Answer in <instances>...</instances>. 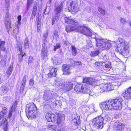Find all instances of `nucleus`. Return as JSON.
<instances>
[{"instance_id": "f8f14e48", "label": "nucleus", "mask_w": 131, "mask_h": 131, "mask_svg": "<svg viewBox=\"0 0 131 131\" xmlns=\"http://www.w3.org/2000/svg\"><path fill=\"white\" fill-rule=\"evenodd\" d=\"M42 6V2H40L38 4V5L37 2H35L32 10V14L35 15L36 14V11L37 10L39 12H40L41 10Z\"/></svg>"}, {"instance_id": "0e129e2a", "label": "nucleus", "mask_w": 131, "mask_h": 131, "mask_svg": "<svg viewBox=\"0 0 131 131\" xmlns=\"http://www.w3.org/2000/svg\"><path fill=\"white\" fill-rule=\"evenodd\" d=\"M40 29V26H38V25L37 26V31L38 32H39V31Z\"/></svg>"}, {"instance_id": "6e6d98bb", "label": "nucleus", "mask_w": 131, "mask_h": 131, "mask_svg": "<svg viewBox=\"0 0 131 131\" xmlns=\"http://www.w3.org/2000/svg\"><path fill=\"white\" fill-rule=\"evenodd\" d=\"M105 118L107 119V120H110V118L108 115L106 114L105 115Z\"/></svg>"}, {"instance_id": "cd10ccee", "label": "nucleus", "mask_w": 131, "mask_h": 131, "mask_svg": "<svg viewBox=\"0 0 131 131\" xmlns=\"http://www.w3.org/2000/svg\"><path fill=\"white\" fill-rule=\"evenodd\" d=\"M99 49V50H98L91 51V53L90 54V55L92 57H94L98 55L99 54L100 52L101 51L100 49Z\"/></svg>"}, {"instance_id": "bb28decb", "label": "nucleus", "mask_w": 131, "mask_h": 131, "mask_svg": "<svg viewBox=\"0 0 131 131\" xmlns=\"http://www.w3.org/2000/svg\"><path fill=\"white\" fill-rule=\"evenodd\" d=\"M13 69V67L10 65L6 71V74L7 76L9 77L11 75Z\"/></svg>"}, {"instance_id": "f03ea898", "label": "nucleus", "mask_w": 131, "mask_h": 131, "mask_svg": "<svg viewBox=\"0 0 131 131\" xmlns=\"http://www.w3.org/2000/svg\"><path fill=\"white\" fill-rule=\"evenodd\" d=\"M117 49L122 55L126 56L129 53V43L124 39L119 38L117 40Z\"/></svg>"}, {"instance_id": "72a5a7b5", "label": "nucleus", "mask_w": 131, "mask_h": 131, "mask_svg": "<svg viewBox=\"0 0 131 131\" xmlns=\"http://www.w3.org/2000/svg\"><path fill=\"white\" fill-rule=\"evenodd\" d=\"M24 47L25 48H28L29 47L28 40L26 37L24 41Z\"/></svg>"}, {"instance_id": "8fccbe9b", "label": "nucleus", "mask_w": 131, "mask_h": 131, "mask_svg": "<svg viewBox=\"0 0 131 131\" xmlns=\"http://www.w3.org/2000/svg\"><path fill=\"white\" fill-rule=\"evenodd\" d=\"M84 34L88 37H92V33H83Z\"/></svg>"}, {"instance_id": "37998d69", "label": "nucleus", "mask_w": 131, "mask_h": 131, "mask_svg": "<svg viewBox=\"0 0 131 131\" xmlns=\"http://www.w3.org/2000/svg\"><path fill=\"white\" fill-rule=\"evenodd\" d=\"M34 84V81L33 79H31L29 81V85L30 86L32 87L33 86Z\"/></svg>"}, {"instance_id": "5fc2aeb1", "label": "nucleus", "mask_w": 131, "mask_h": 131, "mask_svg": "<svg viewBox=\"0 0 131 131\" xmlns=\"http://www.w3.org/2000/svg\"><path fill=\"white\" fill-rule=\"evenodd\" d=\"M53 63L54 65H56L58 64V62L57 60L55 59L53 61Z\"/></svg>"}, {"instance_id": "bf43d9fd", "label": "nucleus", "mask_w": 131, "mask_h": 131, "mask_svg": "<svg viewBox=\"0 0 131 131\" xmlns=\"http://www.w3.org/2000/svg\"><path fill=\"white\" fill-rule=\"evenodd\" d=\"M40 23L41 22L40 21V20L39 19H38L37 23V26L38 25V26H40Z\"/></svg>"}, {"instance_id": "13d9d810", "label": "nucleus", "mask_w": 131, "mask_h": 131, "mask_svg": "<svg viewBox=\"0 0 131 131\" xmlns=\"http://www.w3.org/2000/svg\"><path fill=\"white\" fill-rule=\"evenodd\" d=\"M49 127H51L52 128H53V129L55 131H57V130L55 128V126L54 125H50Z\"/></svg>"}, {"instance_id": "69168bd1", "label": "nucleus", "mask_w": 131, "mask_h": 131, "mask_svg": "<svg viewBox=\"0 0 131 131\" xmlns=\"http://www.w3.org/2000/svg\"><path fill=\"white\" fill-rule=\"evenodd\" d=\"M46 8H45L44 11L43 13L45 15L48 14L47 13H46L45 12H46Z\"/></svg>"}, {"instance_id": "dca6fc26", "label": "nucleus", "mask_w": 131, "mask_h": 131, "mask_svg": "<svg viewBox=\"0 0 131 131\" xmlns=\"http://www.w3.org/2000/svg\"><path fill=\"white\" fill-rule=\"evenodd\" d=\"M64 19L65 21V22L68 24L75 25L77 24V21L73 19L70 17H66L64 18Z\"/></svg>"}, {"instance_id": "423d86ee", "label": "nucleus", "mask_w": 131, "mask_h": 131, "mask_svg": "<svg viewBox=\"0 0 131 131\" xmlns=\"http://www.w3.org/2000/svg\"><path fill=\"white\" fill-rule=\"evenodd\" d=\"M103 117L101 116H99L94 118L93 120L92 124L94 127L101 129L103 127Z\"/></svg>"}, {"instance_id": "6e6552de", "label": "nucleus", "mask_w": 131, "mask_h": 131, "mask_svg": "<svg viewBox=\"0 0 131 131\" xmlns=\"http://www.w3.org/2000/svg\"><path fill=\"white\" fill-rule=\"evenodd\" d=\"M74 89L77 92H83L84 93L88 91V86L84 84L76 85Z\"/></svg>"}, {"instance_id": "c03bdc74", "label": "nucleus", "mask_w": 131, "mask_h": 131, "mask_svg": "<svg viewBox=\"0 0 131 131\" xmlns=\"http://www.w3.org/2000/svg\"><path fill=\"white\" fill-rule=\"evenodd\" d=\"M120 19L121 23L122 24H124L126 22L125 19L124 18H120Z\"/></svg>"}, {"instance_id": "09e8293b", "label": "nucleus", "mask_w": 131, "mask_h": 131, "mask_svg": "<svg viewBox=\"0 0 131 131\" xmlns=\"http://www.w3.org/2000/svg\"><path fill=\"white\" fill-rule=\"evenodd\" d=\"M102 64L103 65H104L106 68H110V65L108 64H105V62H103Z\"/></svg>"}, {"instance_id": "4c0bfd02", "label": "nucleus", "mask_w": 131, "mask_h": 131, "mask_svg": "<svg viewBox=\"0 0 131 131\" xmlns=\"http://www.w3.org/2000/svg\"><path fill=\"white\" fill-rule=\"evenodd\" d=\"M61 47L60 44L59 43H57L56 45L54 46V48L53 49L54 51H55L57 49Z\"/></svg>"}, {"instance_id": "a18cd8bd", "label": "nucleus", "mask_w": 131, "mask_h": 131, "mask_svg": "<svg viewBox=\"0 0 131 131\" xmlns=\"http://www.w3.org/2000/svg\"><path fill=\"white\" fill-rule=\"evenodd\" d=\"M17 19L18 20V21H17V23L18 24H21V23L20 21L21 19V16L20 15H19L17 17Z\"/></svg>"}, {"instance_id": "de8ad7c7", "label": "nucleus", "mask_w": 131, "mask_h": 131, "mask_svg": "<svg viewBox=\"0 0 131 131\" xmlns=\"http://www.w3.org/2000/svg\"><path fill=\"white\" fill-rule=\"evenodd\" d=\"M33 0H28L27 4L28 6L32 4Z\"/></svg>"}, {"instance_id": "603ef678", "label": "nucleus", "mask_w": 131, "mask_h": 131, "mask_svg": "<svg viewBox=\"0 0 131 131\" xmlns=\"http://www.w3.org/2000/svg\"><path fill=\"white\" fill-rule=\"evenodd\" d=\"M6 113L5 112H4L3 111H2L0 112V115L3 117L6 114Z\"/></svg>"}, {"instance_id": "4be33fe9", "label": "nucleus", "mask_w": 131, "mask_h": 131, "mask_svg": "<svg viewBox=\"0 0 131 131\" xmlns=\"http://www.w3.org/2000/svg\"><path fill=\"white\" fill-rule=\"evenodd\" d=\"M62 69L64 74L69 75L70 73L69 71V65L64 64L62 67Z\"/></svg>"}, {"instance_id": "052dcab7", "label": "nucleus", "mask_w": 131, "mask_h": 131, "mask_svg": "<svg viewBox=\"0 0 131 131\" xmlns=\"http://www.w3.org/2000/svg\"><path fill=\"white\" fill-rule=\"evenodd\" d=\"M48 35L47 33H45V34L43 35V37H44L45 39L44 40H46V37L48 36Z\"/></svg>"}, {"instance_id": "1a4fd4ad", "label": "nucleus", "mask_w": 131, "mask_h": 131, "mask_svg": "<svg viewBox=\"0 0 131 131\" xmlns=\"http://www.w3.org/2000/svg\"><path fill=\"white\" fill-rule=\"evenodd\" d=\"M83 82L89 85L94 86L97 85L99 82L98 80L96 79L87 77L83 79Z\"/></svg>"}, {"instance_id": "c756f323", "label": "nucleus", "mask_w": 131, "mask_h": 131, "mask_svg": "<svg viewBox=\"0 0 131 131\" xmlns=\"http://www.w3.org/2000/svg\"><path fill=\"white\" fill-rule=\"evenodd\" d=\"M50 72L53 75V77H56V76L57 69L55 68L50 69Z\"/></svg>"}, {"instance_id": "393cba45", "label": "nucleus", "mask_w": 131, "mask_h": 131, "mask_svg": "<svg viewBox=\"0 0 131 131\" xmlns=\"http://www.w3.org/2000/svg\"><path fill=\"white\" fill-rule=\"evenodd\" d=\"M5 42L4 41L0 40V57H1V51H5L6 49L4 46L5 45Z\"/></svg>"}, {"instance_id": "473e14b6", "label": "nucleus", "mask_w": 131, "mask_h": 131, "mask_svg": "<svg viewBox=\"0 0 131 131\" xmlns=\"http://www.w3.org/2000/svg\"><path fill=\"white\" fill-rule=\"evenodd\" d=\"M59 15L55 14L54 17L53 18L52 24L53 25L54 24L55 22L57 21L59 19Z\"/></svg>"}, {"instance_id": "2eb2a0df", "label": "nucleus", "mask_w": 131, "mask_h": 131, "mask_svg": "<svg viewBox=\"0 0 131 131\" xmlns=\"http://www.w3.org/2000/svg\"><path fill=\"white\" fill-rule=\"evenodd\" d=\"M52 96L51 91H45L44 92L43 99L45 100L49 101Z\"/></svg>"}, {"instance_id": "5701e85b", "label": "nucleus", "mask_w": 131, "mask_h": 131, "mask_svg": "<svg viewBox=\"0 0 131 131\" xmlns=\"http://www.w3.org/2000/svg\"><path fill=\"white\" fill-rule=\"evenodd\" d=\"M100 87L101 92H103L105 91H108V84H101L100 85Z\"/></svg>"}, {"instance_id": "3c124183", "label": "nucleus", "mask_w": 131, "mask_h": 131, "mask_svg": "<svg viewBox=\"0 0 131 131\" xmlns=\"http://www.w3.org/2000/svg\"><path fill=\"white\" fill-rule=\"evenodd\" d=\"M100 66V63L98 62H96L94 64V67L96 68H99Z\"/></svg>"}, {"instance_id": "4468645a", "label": "nucleus", "mask_w": 131, "mask_h": 131, "mask_svg": "<svg viewBox=\"0 0 131 131\" xmlns=\"http://www.w3.org/2000/svg\"><path fill=\"white\" fill-rule=\"evenodd\" d=\"M55 115L53 114L47 113L46 115V118L49 122H54L56 120Z\"/></svg>"}, {"instance_id": "b1692460", "label": "nucleus", "mask_w": 131, "mask_h": 131, "mask_svg": "<svg viewBox=\"0 0 131 131\" xmlns=\"http://www.w3.org/2000/svg\"><path fill=\"white\" fill-rule=\"evenodd\" d=\"M2 123V124L1 125H2L3 127V129L4 131H7L8 130V123L7 120L6 119H3Z\"/></svg>"}, {"instance_id": "79ce46f5", "label": "nucleus", "mask_w": 131, "mask_h": 131, "mask_svg": "<svg viewBox=\"0 0 131 131\" xmlns=\"http://www.w3.org/2000/svg\"><path fill=\"white\" fill-rule=\"evenodd\" d=\"M0 65L3 66H5L6 64V62L4 59H2L0 62Z\"/></svg>"}, {"instance_id": "c85d7f7f", "label": "nucleus", "mask_w": 131, "mask_h": 131, "mask_svg": "<svg viewBox=\"0 0 131 131\" xmlns=\"http://www.w3.org/2000/svg\"><path fill=\"white\" fill-rule=\"evenodd\" d=\"M42 58H44L47 56V50L42 49L41 50Z\"/></svg>"}, {"instance_id": "ea45409f", "label": "nucleus", "mask_w": 131, "mask_h": 131, "mask_svg": "<svg viewBox=\"0 0 131 131\" xmlns=\"http://www.w3.org/2000/svg\"><path fill=\"white\" fill-rule=\"evenodd\" d=\"M99 10L100 13L103 15H104L105 14V11L104 10L101 8H99Z\"/></svg>"}, {"instance_id": "9d476101", "label": "nucleus", "mask_w": 131, "mask_h": 131, "mask_svg": "<svg viewBox=\"0 0 131 131\" xmlns=\"http://www.w3.org/2000/svg\"><path fill=\"white\" fill-rule=\"evenodd\" d=\"M122 95L127 100L131 98V86L124 90Z\"/></svg>"}, {"instance_id": "f257e3e1", "label": "nucleus", "mask_w": 131, "mask_h": 131, "mask_svg": "<svg viewBox=\"0 0 131 131\" xmlns=\"http://www.w3.org/2000/svg\"><path fill=\"white\" fill-rule=\"evenodd\" d=\"M100 107L102 110L107 111L113 109L120 110L122 108V101L119 99H115L101 103Z\"/></svg>"}, {"instance_id": "4d7b16f0", "label": "nucleus", "mask_w": 131, "mask_h": 131, "mask_svg": "<svg viewBox=\"0 0 131 131\" xmlns=\"http://www.w3.org/2000/svg\"><path fill=\"white\" fill-rule=\"evenodd\" d=\"M74 64L77 65H80L81 64V62L80 61H77L75 63H74Z\"/></svg>"}, {"instance_id": "a19ab883", "label": "nucleus", "mask_w": 131, "mask_h": 131, "mask_svg": "<svg viewBox=\"0 0 131 131\" xmlns=\"http://www.w3.org/2000/svg\"><path fill=\"white\" fill-rule=\"evenodd\" d=\"M46 40H44L42 42L43 44H42V49H44L45 50H47V47L45 46V43L46 42Z\"/></svg>"}, {"instance_id": "412c9836", "label": "nucleus", "mask_w": 131, "mask_h": 131, "mask_svg": "<svg viewBox=\"0 0 131 131\" xmlns=\"http://www.w3.org/2000/svg\"><path fill=\"white\" fill-rule=\"evenodd\" d=\"M17 104V102L16 101L15 102L14 104L12 105L11 108L9 110L8 116V118H10L12 116V113L13 112H14L15 111Z\"/></svg>"}, {"instance_id": "e433bc0d", "label": "nucleus", "mask_w": 131, "mask_h": 131, "mask_svg": "<svg viewBox=\"0 0 131 131\" xmlns=\"http://www.w3.org/2000/svg\"><path fill=\"white\" fill-rule=\"evenodd\" d=\"M26 75H25L21 81V84L25 85V83L26 82Z\"/></svg>"}, {"instance_id": "58836bf2", "label": "nucleus", "mask_w": 131, "mask_h": 131, "mask_svg": "<svg viewBox=\"0 0 131 131\" xmlns=\"http://www.w3.org/2000/svg\"><path fill=\"white\" fill-rule=\"evenodd\" d=\"M62 121V119L61 118V117L59 116L57 118V123L58 125L60 124Z\"/></svg>"}, {"instance_id": "680f3d73", "label": "nucleus", "mask_w": 131, "mask_h": 131, "mask_svg": "<svg viewBox=\"0 0 131 131\" xmlns=\"http://www.w3.org/2000/svg\"><path fill=\"white\" fill-rule=\"evenodd\" d=\"M3 110L2 111H3L4 112H5L6 113H7V108H6L5 107H4L3 108Z\"/></svg>"}, {"instance_id": "7c9ffc66", "label": "nucleus", "mask_w": 131, "mask_h": 131, "mask_svg": "<svg viewBox=\"0 0 131 131\" xmlns=\"http://www.w3.org/2000/svg\"><path fill=\"white\" fill-rule=\"evenodd\" d=\"M112 85H114L116 89L117 88L122 84L121 82H115L112 83Z\"/></svg>"}, {"instance_id": "6ab92c4d", "label": "nucleus", "mask_w": 131, "mask_h": 131, "mask_svg": "<svg viewBox=\"0 0 131 131\" xmlns=\"http://www.w3.org/2000/svg\"><path fill=\"white\" fill-rule=\"evenodd\" d=\"M63 9V5L62 3L58 5H56L55 7V14L59 15L60 13Z\"/></svg>"}, {"instance_id": "f704fd0d", "label": "nucleus", "mask_w": 131, "mask_h": 131, "mask_svg": "<svg viewBox=\"0 0 131 131\" xmlns=\"http://www.w3.org/2000/svg\"><path fill=\"white\" fill-rule=\"evenodd\" d=\"M108 91H110L111 90H113L116 89L115 88H114V85H112V83H109L108 84Z\"/></svg>"}, {"instance_id": "f3484780", "label": "nucleus", "mask_w": 131, "mask_h": 131, "mask_svg": "<svg viewBox=\"0 0 131 131\" xmlns=\"http://www.w3.org/2000/svg\"><path fill=\"white\" fill-rule=\"evenodd\" d=\"M73 84L70 82H67L63 84V88L66 91L71 90L73 88Z\"/></svg>"}, {"instance_id": "ddd939ff", "label": "nucleus", "mask_w": 131, "mask_h": 131, "mask_svg": "<svg viewBox=\"0 0 131 131\" xmlns=\"http://www.w3.org/2000/svg\"><path fill=\"white\" fill-rule=\"evenodd\" d=\"M125 127V125L124 124L118 122L115 124V125L114 126L113 128L114 129L116 130L122 131L123 130Z\"/></svg>"}, {"instance_id": "a211bd4d", "label": "nucleus", "mask_w": 131, "mask_h": 131, "mask_svg": "<svg viewBox=\"0 0 131 131\" xmlns=\"http://www.w3.org/2000/svg\"><path fill=\"white\" fill-rule=\"evenodd\" d=\"M18 52L19 54V60L20 62L22 61V58L24 56L23 53L22 52L21 45H17Z\"/></svg>"}, {"instance_id": "a878e982", "label": "nucleus", "mask_w": 131, "mask_h": 131, "mask_svg": "<svg viewBox=\"0 0 131 131\" xmlns=\"http://www.w3.org/2000/svg\"><path fill=\"white\" fill-rule=\"evenodd\" d=\"M9 89V87L6 86L5 85H2L1 88V91L4 94L8 92Z\"/></svg>"}, {"instance_id": "39448f33", "label": "nucleus", "mask_w": 131, "mask_h": 131, "mask_svg": "<svg viewBox=\"0 0 131 131\" xmlns=\"http://www.w3.org/2000/svg\"><path fill=\"white\" fill-rule=\"evenodd\" d=\"M29 105H27L26 109V115L29 119L34 118L36 117V114L37 113V107L34 104V105L29 108Z\"/></svg>"}, {"instance_id": "20e7f679", "label": "nucleus", "mask_w": 131, "mask_h": 131, "mask_svg": "<svg viewBox=\"0 0 131 131\" xmlns=\"http://www.w3.org/2000/svg\"><path fill=\"white\" fill-rule=\"evenodd\" d=\"M66 30L67 32H71L73 31L75 32H81L82 33L83 32L92 33L93 32L92 30L90 28L82 26H80L78 27L76 26H71V27H66Z\"/></svg>"}, {"instance_id": "49530a36", "label": "nucleus", "mask_w": 131, "mask_h": 131, "mask_svg": "<svg viewBox=\"0 0 131 131\" xmlns=\"http://www.w3.org/2000/svg\"><path fill=\"white\" fill-rule=\"evenodd\" d=\"M25 85H23V84H21V87L20 88V92H22L23 90H24L25 87Z\"/></svg>"}, {"instance_id": "864d4df0", "label": "nucleus", "mask_w": 131, "mask_h": 131, "mask_svg": "<svg viewBox=\"0 0 131 131\" xmlns=\"http://www.w3.org/2000/svg\"><path fill=\"white\" fill-rule=\"evenodd\" d=\"M5 1L7 3L5 5V7L7 8V9H8V7L9 6V4L8 3L9 2V0H5ZM8 10V9H7Z\"/></svg>"}, {"instance_id": "0eeeda50", "label": "nucleus", "mask_w": 131, "mask_h": 131, "mask_svg": "<svg viewBox=\"0 0 131 131\" xmlns=\"http://www.w3.org/2000/svg\"><path fill=\"white\" fill-rule=\"evenodd\" d=\"M67 6L68 10L73 13L78 12L79 9L77 3L71 1L67 2Z\"/></svg>"}, {"instance_id": "c9c22d12", "label": "nucleus", "mask_w": 131, "mask_h": 131, "mask_svg": "<svg viewBox=\"0 0 131 131\" xmlns=\"http://www.w3.org/2000/svg\"><path fill=\"white\" fill-rule=\"evenodd\" d=\"M33 60V59L32 57L30 56L29 57V59L28 60V63L29 65H30L32 63Z\"/></svg>"}, {"instance_id": "7ed1b4c3", "label": "nucleus", "mask_w": 131, "mask_h": 131, "mask_svg": "<svg viewBox=\"0 0 131 131\" xmlns=\"http://www.w3.org/2000/svg\"><path fill=\"white\" fill-rule=\"evenodd\" d=\"M96 41V45L98 49L102 50H107L110 49L111 46V44L109 41L102 38H98L96 37L94 38Z\"/></svg>"}, {"instance_id": "338daca9", "label": "nucleus", "mask_w": 131, "mask_h": 131, "mask_svg": "<svg viewBox=\"0 0 131 131\" xmlns=\"http://www.w3.org/2000/svg\"><path fill=\"white\" fill-rule=\"evenodd\" d=\"M117 8L118 9H121V7L120 6H118L117 7Z\"/></svg>"}, {"instance_id": "2f4dec72", "label": "nucleus", "mask_w": 131, "mask_h": 131, "mask_svg": "<svg viewBox=\"0 0 131 131\" xmlns=\"http://www.w3.org/2000/svg\"><path fill=\"white\" fill-rule=\"evenodd\" d=\"M72 52L73 55L74 56H75L77 54V50L76 49L75 47L72 45L71 46Z\"/></svg>"}, {"instance_id": "e2e57ef3", "label": "nucleus", "mask_w": 131, "mask_h": 131, "mask_svg": "<svg viewBox=\"0 0 131 131\" xmlns=\"http://www.w3.org/2000/svg\"><path fill=\"white\" fill-rule=\"evenodd\" d=\"M47 75L48 76V77L50 78L51 77L53 76V75L51 73H50V72Z\"/></svg>"}, {"instance_id": "9b49d317", "label": "nucleus", "mask_w": 131, "mask_h": 131, "mask_svg": "<svg viewBox=\"0 0 131 131\" xmlns=\"http://www.w3.org/2000/svg\"><path fill=\"white\" fill-rule=\"evenodd\" d=\"M10 17L9 16L8 14H6L5 17V24L7 31H9L11 28L10 26Z\"/></svg>"}, {"instance_id": "774afa93", "label": "nucleus", "mask_w": 131, "mask_h": 131, "mask_svg": "<svg viewBox=\"0 0 131 131\" xmlns=\"http://www.w3.org/2000/svg\"><path fill=\"white\" fill-rule=\"evenodd\" d=\"M3 117L0 115V120L1 119L3 118Z\"/></svg>"}, {"instance_id": "aec40b11", "label": "nucleus", "mask_w": 131, "mask_h": 131, "mask_svg": "<svg viewBox=\"0 0 131 131\" xmlns=\"http://www.w3.org/2000/svg\"><path fill=\"white\" fill-rule=\"evenodd\" d=\"M80 120L79 115L78 114L75 115L74 119L72 121V123L73 124L75 125H78L80 122Z\"/></svg>"}]
</instances>
